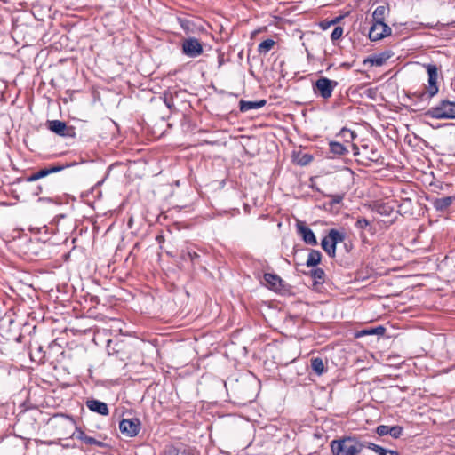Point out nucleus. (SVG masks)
I'll list each match as a JSON object with an SVG mask.
<instances>
[{
  "instance_id": "nucleus-1",
  "label": "nucleus",
  "mask_w": 455,
  "mask_h": 455,
  "mask_svg": "<svg viewBox=\"0 0 455 455\" xmlns=\"http://www.w3.org/2000/svg\"><path fill=\"white\" fill-rule=\"evenodd\" d=\"M366 446V442H361L355 437L346 436L331 442L333 455H357Z\"/></svg>"
},
{
  "instance_id": "nucleus-2",
  "label": "nucleus",
  "mask_w": 455,
  "mask_h": 455,
  "mask_svg": "<svg viewBox=\"0 0 455 455\" xmlns=\"http://www.w3.org/2000/svg\"><path fill=\"white\" fill-rule=\"evenodd\" d=\"M425 115L435 119H455V101L443 100L431 107Z\"/></svg>"
},
{
  "instance_id": "nucleus-3",
  "label": "nucleus",
  "mask_w": 455,
  "mask_h": 455,
  "mask_svg": "<svg viewBox=\"0 0 455 455\" xmlns=\"http://www.w3.org/2000/svg\"><path fill=\"white\" fill-rule=\"evenodd\" d=\"M338 82L321 76L313 84V91L315 94L328 100L331 97L334 89L338 86Z\"/></svg>"
},
{
  "instance_id": "nucleus-4",
  "label": "nucleus",
  "mask_w": 455,
  "mask_h": 455,
  "mask_svg": "<svg viewBox=\"0 0 455 455\" xmlns=\"http://www.w3.org/2000/svg\"><path fill=\"white\" fill-rule=\"evenodd\" d=\"M47 126L51 132L61 137L73 138L76 135L75 128L68 126L65 122L60 120L48 121Z\"/></svg>"
},
{
  "instance_id": "nucleus-5",
  "label": "nucleus",
  "mask_w": 455,
  "mask_h": 455,
  "mask_svg": "<svg viewBox=\"0 0 455 455\" xmlns=\"http://www.w3.org/2000/svg\"><path fill=\"white\" fill-rule=\"evenodd\" d=\"M204 52L203 45L198 39L188 37L182 42V52L190 58H196Z\"/></svg>"
},
{
  "instance_id": "nucleus-6",
  "label": "nucleus",
  "mask_w": 455,
  "mask_h": 455,
  "mask_svg": "<svg viewBox=\"0 0 455 455\" xmlns=\"http://www.w3.org/2000/svg\"><path fill=\"white\" fill-rule=\"evenodd\" d=\"M425 68L428 75V86L427 87V92L428 93V97L432 98L436 95L439 91L437 85L438 69L435 64H427Z\"/></svg>"
},
{
  "instance_id": "nucleus-7",
  "label": "nucleus",
  "mask_w": 455,
  "mask_h": 455,
  "mask_svg": "<svg viewBox=\"0 0 455 455\" xmlns=\"http://www.w3.org/2000/svg\"><path fill=\"white\" fill-rule=\"evenodd\" d=\"M120 432L127 437L136 436L140 430V421L136 419H123L119 423Z\"/></svg>"
},
{
  "instance_id": "nucleus-8",
  "label": "nucleus",
  "mask_w": 455,
  "mask_h": 455,
  "mask_svg": "<svg viewBox=\"0 0 455 455\" xmlns=\"http://www.w3.org/2000/svg\"><path fill=\"white\" fill-rule=\"evenodd\" d=\"M390 34L391 28L385 22H372L369 30V38L371 41H378Z\"/></svg>"
},
{
  "instance_id": "nucleus-9",
  "label": "nucleus",
  "mask_w": 455,
  "mask_h": 455,
  "mask_svg": "<svg viewBox=\"0 0 455 455\" xmlns=\"http://www.w3.org/2000/svg\"><path fill=\"white\" fill-rule=\"evenodd\" d=\"M296 227H297L298 233L301 235L305 243L309 244V245H316L317 244V240H316V237H315L314 232L312 231L311 228H309L306 225L305 222L298 220Z\"/></svg>"
},
{
  "instance_id": "nucleus-10",
  "label": "nucleus",
  "mask_w": 455,
  "mask_h": 455,
  "mask_svg": "<svg viewBox=\"0 0 455 455\" xmlns=\"http://www.w3.org/2000/svg\"><path fill=\"white\" fill-rule=\"evenodd\" d=\"M63 169H64L63 165H60V164H58V165H51L49 167L43 168V169L39 170L38 172H36L31 174L30 176L27 177L26 180L28 182H33V181H36V180H37L39 179L44 178V177H46L49 174L60 172Z\"/></svg>"
},
{
  "instance_id": "nucleus-11",
  "label": "nucleus",
  "mask_w": 455,
  "mask_h": 455,
  "mask_svg": "<svg viewBox=\"0 0 455 455\" xmlns=\"http://www.w3.org/2000/svg\"><path fill=\"white\" fill-rule=\"evenodd\" d=\"M86 407L93 412H96L101 416H108L109 414L108 406L106 403L96 400L88 399L85 403Z\"/></svg>"
},
{
  "instance_id": "nucleus-12",
  "label": "nucleus",
  "mask_w": 455,
  "mask_h": 455,
  "mask_svg": "<svg viewBox=\"0 0 455 455\" xmlns=\"http://www.w3.org/2000/svg\"><path fill=\"white\" fill-rule=\"evenodd\" d=\"M393 52L385 51L374 55H371L364 62H370L372 66L380 67L386 63L393 56Z\"/></svg>"
},
{
  "instance_id": "nucleus-13",
  "label": "nucleus",
  "mask_w": 455,
  "mask_h": 455,
  "mask_svg": "<svg viewBox=\"0 0 455 455\" xmlns=\"http://www.w3.org/2000/svg\"><path fill=\"white\" fill-rule=\"evenodd\" d=\"M264 280L266 282V285L272 291H281L283 288V280L282 278L275 274L267 273L264 275Z\"/></svg>"
},
{
  "instance_id": "nucleus-14",
  "label": "nucleus",
  "mask_w": 455,
  "mask_h": 455,
  "mask_svg": "<svg viewBox=\"0 0 455 455\" xmlns=\"http://www.w3.org/2000/svg\"><path fill=\"white\" fill-rule=\"evenodd\" d=\"M355 227L361 230L362 233L360 234V236L362 240L365 241V235L363 234L364 230H368L371 235L375 234V228L371 224V222L365 219V218H358L355 223Z\"/></svg>"
},
{
  "instance_id": "nucleus-15",
  "label": "nucleus",
  "mask_w": 455,
  "mask_h": 455,
  "mask_svg": "<svg viewBox=\"0 0 455 455\" xmlns=\"http://www.w3.org/2000/svg\"><path fill=\"white\" fill-rule=\"evenodd\" d=\"M266 104L265 100H258V101H246L240 100L239 102V109L241 112H247L251 109H258L264 107Z\"/></svg>"
},
{
  "instance_id": "nucleus-16",
  "label": "nucleus",
  "mask_w": 455,
  "mask_h": 455,
  "mask_svg": "<svg viewBox=\"0 0 455 455\" xmlns=\"http://www.w3.org/2000/svg\"><path fill=\"white\" fill-rule=\"evenodd\" d=\"M76 438L81 440L83 443L89 445H96L101 447L103 445L102 442L96 440L92 436H88L83 430L76 428V433L74 434Z\"/></svg>"
},
{
  "instance_id": "nucleus-17",
  "label": "nucleus",
  "mask_w": 455,
  "mask_h": 455,
  "mask_svg": "<svg viewBox=\"0 0 455 455\" xmlns=\"http://www.w3.org/2000/svg\"><path fill=\"white\" fill-rule=\"evenodd\" d=\"M328 237L330 239L331 248L333 250L339 243H342L345 240L346 235L345 233L332 228L329 231Z\"/></svg>"
},
{
  "instance_id": "nucleus-18",
  "label": "nucleus",
  "mask_w": 455,
  "mask_h": 455,
  "mask_svg": "<svg viewBox=\"0 0 455 455\" xmlns=\"http://www.w3.org/2000/svg\"><path fill=\"white\" fill-rule=\"evenodd\" d=\"M386 328L382 325H379L374 328H367L363 329L360 331H357L355 334L356 338L363 337V336H370V335H377V336H382L385 334Z\"/></svg>"
},
{
  "instance_id": "nucleus-19",
  "label": "nucleus",
  "mask_w": 455,
  "mask_h": 455,
  "mask_svg": "<svg viewBox=\"0 0 455 455\" xmlns=\"http://www.w3.org/2000/svg\"><path fill=\"white\" fill-rule=\"evenodd\" d=\"M365 447L373 451L377 455H399V453L395 451L387 450L382 446L369 442H366Z\"/></svg>"
},
{
  "instance_id": "nucleus-20",
  "label": "nucleus",
  "mask_w": 455,
  "mask_h": 455,
  "mask_svg": "<svg viewBox=\"0 0 455 455\" xmlns=\"http://www.w3.org/2000/svg\"><path fill=\"white\" fill-rule=\"evenodd\" d=\"M452 201V196L436 198L433 202V205L437 211H445L451 204Z\"/></svg>"
},
{
  "instance_id": "nucleus-21",
  "label": "nucleus",
  "mask_w": 455,
  "mask_h": 455,
  "mask_svg": "<svg viewBox=\"0 0 455 455\" xmlns=\"http://www.w3.org/2000/svg\"><path fill=\"white\" fill-rule=\"evenodd\" d=\"M321 259H322V254L319 251L311 250L308 254L306 265L307 267H315L316 265H318L320 263Z\"/></svg>"
},
{
  "instance_id": "nucleus-22",
  "label": "nucleus",
  "mask_w": 455,
  "mask_h": 455,
  "mask_svg": "<svg viewBox=\"0 0 455 455\" xmlns=\"http://www.w3.org/2000/svg\"><path fill=\"white\" fill-rule=\"evenodd\" d=\"M311 368L318 375L321 376L326 371V368L323 364L321 357H314L311 359Z\"/></svg>"
},
{
  "instance_id": "nucleus-23",
  "label": "nucleus",
  "mask_w": 455,
  "mask_h": 455,
  "mask_svg": "<svg viewBox=\"0 0 455 455\" xmlns=\"http://www.w3.org/2000/svg\"><path fill=\"white\" fill-rule=\"evenodd\" d=\"M330 151L336 156H344L348 153L347 148L341 143L337 141H331L329 143Z\"/></svg>"
},
{
  "instance_id": "nucleus-24",
  "label": "nucleus",
  "mask_w": 455,
  "mask_h": 455,
  "mask_svg": "<svg viewBox=\"0 0 455 455\" xmlns=\"http://www.w3.org/2000/svg\"><path fill=\"white\" fill-rule=\"evenodd\" d=\"M387 7L379 5L376 7L372 13V22H384Z\"/></svg>"
},
{
  "instance_id": "nucleus-25",
  "label": "nucleus",
  "mask_w": 455,
  "mask_h": 455,
  "mask_svg": "<svg viewBox=\"0 0 455 455\" xmlns=\"http://www.w3.org/2000/svg\"><path fill=\"white\" fill-rule=\"evenodd\" d=\"M178 23L180 24V26L181 27V28L186 32V33H194L195 32V23L193 22V20L188 19V18H182V17H179L178 18Z\"/></svg>"
},
{
  "instance_id": "nucleus-26",
  "label": "nucleus",
  "mask_w": 455,
  "mask_h": 455,
  "mask_svg": "<svg viewBox=\"0 0 455 455\" xmlns=\"http://www.w3.org/2000/svg\"><path fill=\"white\" fill-rule=\"evenodd\" d=\"M275 41L273 39H266L264 41H262L259 46H258V52L259 53H267L275 45Z\"/></svg>"
},
{
  "instance_id": "nucleus-27",
  "label": "nucleus",
  "mask_w": 455,
  "mask_h": 455,
  "mask_svg": "<svg viewBox=\"0 0 455 455\" xmlns=\"http://www.w3.org/2000/svg\"><path fill=\"white\" fill-rule=\"evenodd\" d=\"M393 210L394 207L388 203L379 204L376 206L377 212L383 216H389L393 212Z\"/></svg>"
},
{
  "instance_id": "nucleus-28",
  "label": "nucleus",
  "mask_w": 455,
  "mask_h": 455,
  "mask_svg": "<svg viewBox=\"0 0 455 455\" xmlns=\"http://www.w3.org/2000/svg\"><path fill=\"white\" fill-rule=\"evenodd\" d=\"M321 245H322V248L323 249V251L331 258H334L335 255H336V248H334L333 250H331V243H330V239L327 236H325L322 242H321Z\"/></svg>"
},
{
  "instance_id": "nucleus-29",
  "label": "nucleus",
  "mask_w": 455,
  "mask_h": 455,
  "mask_svg": "<svg viewBox=\"0 0 455 455\" xmlns=\"http://www.w3.org/2000/svg\"><path fill=\"white\" fill-rule=\"evenodd\" d=\"M311 276L316 283H323L324 282L325 273L322 268H315L311 271Z\"/></svg>"
},
{
  "instance_id": "nucleus-30",
  "label": "nucleus",
  "mask_w": 455,
  "mask_h": 455,
  "mask_svg": "<svg viewBox=\"0 0 455 455\" xmlns=\"http://www.w3.org/2000/svg\"><path fill=\"white\" fill-rule=\"evenodd\" d=\"M403 432V428L400 426L390 427L389 435L394 438H399Z\"/></svg>"
},
{
  "instance_id": "nucleus-31",
  "label": "nucleus",
  "mask_w": 455,
  "mask_h": 455,
  "mask_svg": "<svg viewBox=\"0 0 455 455\" xmlns=\"http://www.w3.org/2000/svg\"><path fill=\"white\" fill-rule=\"evenodd\" d=\"M339 135L346 138L347 140H353L356 136L355 132H353L349 129H347V128H342L339 132Z\"/></svg>"
},
{
  "instance_id": "nucleus-32",
  "label": "nucleus",
  "mask_w": 455,
  "mask_h": 455,
  "mask_svg": "<svg viewBox=\"0 0 455 455\" xmlns=\"http://www.w3.org/2000/svg\"><path fill=\"white\" fill-rule=\"evenodd\" d=\"M182 258L184 259H189L193 263H195L196 260L199 258V255L196 251H183Z\"/></svg>"
},
{
  "instance_id": "nucleus-33",
  "label": "nucleus",
  "mask_w": 455,
  "mask_h": 455,
  "mask_svg": "<svg viewBox=\"0 0 455 455\" xmlns=\"http://www.w3.org/2000/svg\"><path fill=\"white\" fill-rule=\"evenodd\" d=\"M379 157V155L378 154V150L376 148H371L369 154H365V158L372 162H377Z\"/></svg>"
},
{
  "instance_id": "nucleus-34",
  "label": "nucleus",
  "mask_w": 455,
  "mask_h": 455,
  "mask_svg": "<svg viewBox=\"0 0 455 455\" xmlns=\"http://www.w3.org/2000/svg\"><path fill=\"white\" fill-rule=\"evenodd\" d=\"M389 431H390V427L386 426V425H379L376 428V433L379 436H384V435H389Z\"/></svg>"
},
{
  "instance_id": "nucleus-35",
  "label": "nucleus",
  "mask_w": 455,
  "mask_h": 455,
  "mask_svg": "<svg viewBox=\"0 0 455 455\" xmlns=\"http://www.w3.org/2000/svg\"><path fill=\"white\" fill-rule=\"evenodd\" d=\"M343 35V28L341 27H336L331 34L332 41L339 39Z\"/></svg>"
},
{
  "instance_id": "nucleus-36",
  "label": "nucleus",
  "mask_w": 455,
  "mask_h": 455,
  "mask_svg": "<svg viewBox=\"0 0 455 455\" xmlns=\"http://www.w3.org/2000/svg\"><path fill=\"white\" fill-rule=\"evenodd\" d=\"M167 455H179V451L175 448H171L168 451H167Z\"/></svg>"
},
{
  "instance_id": "nucleus-37",
  "label": "nucleus",
  "mask_w": 455,
  "mask_h": 455,
  "mask_svg": "<svg viewBox=\"0 0 455 455\" xmlns=\"http://www.w3.org/2000/svg\"><path fill=\"white\" fill-rule=\"evenodd\" d=\"M411 205V199H405L403 204L399 205V208H402L403 205ZM399 212L401 211V209L398 210Z\"/></svg>"
},
{
  "instance_id": "nucleus-38",
  "label": "nucleus",
  "mask_w": 455,
  "mask_h": 455,
  "mask_svg": "<svg viewBox=\"0 0 455 455\" xmlns=\"http://www.w3.org/2000/svg\"><path fill=\"white\" fill-rule=\"evenodd\" d=\"M195 450H191V449H188V450H184L182 454H188V455H195Z\"/></svg>"
},
{
  "instance_id": "nucleus-39",
  "label": "nucleus",
  "mask_w": 455,
  "mask_h": 455,
  "mask_svg": "<svg viewBox=\"0 0 455 455\" xmlns=\"http://www.w3.org/2000/svg\"><path fill=\"white\" fill-rule=\"evenodd\" d=\"M304 158H305V161H303L302 164H306L311 160L312 157H311V156L306 155V156H304Z\"/></svg>"
},
{
  "instance_id": "nucleus-40",
  "label": "nucleus",
  "mask_w": 455,
  "mask_h": 455,
  "mask_svg": "<svg viewBox=\"0 0 455 455\" xmlns=\"http://www.w3.org/2000/svg\"><path fill=\"white\" fill-rule=\"evenodd\" d=\"M164 103H165V105H166L169 108H171V106H172V105H171V101H169L167 99H165V100H164Z\"/></svg>"
},
{
  "instance_id": "nucleus-41",
  "label": "nucleus",
  "mask_w": 455,
  "mask_h": 455,
  "mask_svg": "<svg viewBox=\"0 0 455 455\" xmlns=\"http://www.w3.org/2000/svg\"><path fill=\"white\" fill-rule=\"evenodd\" d=\"M354 149L355 150L354 154L358 155V148L355 145H354Z\"/></svg>"
},
{
  "instance_id": "nucleus-42",
  "label": "nucleus",
  "mask_w": 455,
  "mask_h": 455,
  "mask_svg": "<svg viewBox=\"0 0 455 455\" xmlns=\"http://www.w3.org/2000/svg\"><path fill=\"white\" fill-rule=\"evenodd\" d=\"M340 199H341V197H339V199H338V198H335V202H336V203H339V202H340Z\"/></svg>"
}]
</instances>
